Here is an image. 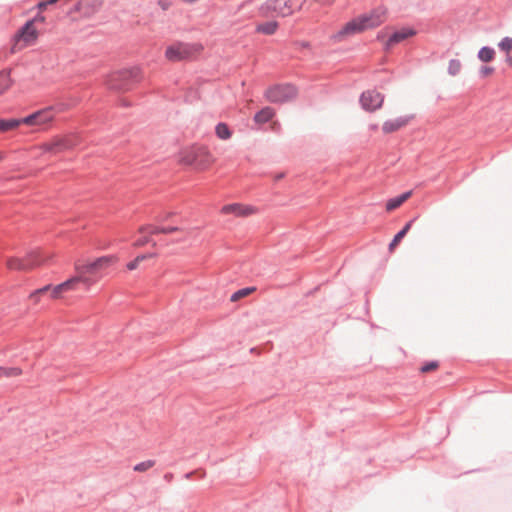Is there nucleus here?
<instances>
[{
	"instance_id": "1",
	"label": "nucleus",
	"mask_w": 512,
	"mask_h": 512,
	"mask_svg": "<svg viewBox=\"0 0 512 512\" xmlns=\"http://www.w3.org/2000/svg\"><path fill=\"white\" fill-rule=\"evenodd\" d=\"M117 262L118 257L115 255L95 259H77L74 262L75 275L71 279L78 290L82 287L87 291L102 278L105 270Z\"/></svg>"
},
{
	"instance_id": "2",
	"label": "nucleus",
	"mask_w": 512,
	"mask_h": 512,
	"mask_svg": "<svg viewBox=\"0 0 512 512\" xmlns=\"http://www.w3.org/2000/svg\"><path fill=\"white\" fill-rule=\"evenodd\" d=\"M387 19V10L384 7H378L367 14L360 15L348 23L333 35V39L341 41L346 37L374 29L384 23Z\"/></svg>"
},
{
	"instance_id": "3",
	"label": "nucleus",
	"mask_w": 512,
	"mask_h": 512,
	"mask_svg": "<svg viewBox=\"0 0 512 512\" xmlns=\"http://www.w3.org/2000/svg\"><path fill=\"white\" fill-rule=\"evenodd\" d=\"M216 159L213 154L202 146H192L180 151L178 162L181 165L192 167L197 172L208 170Z\"/></svg>"
},
{
	"instance_id": "4",
	"label": "nucleus",
	"mask_w": 512,
	"mask_h": 512,
	"mask_svg": "<svg viewBox=\"0 0 512 512\" xmlns=\"http://www.w3.org/2000/svg\"><path fill=\"white\" fill-rule=\"evenodd\" d=\"M53 254L44 249H34L28 252L24 257H8L6 267L12 271L28 272L52 259Z\"/></svg>"
},
{
	"instance_id": "5",
	"label": "nucleus",
	"mask_w": 512,
	"mask_h": 512,
	"mask_svg": "<svg viewBox=\"0 0 512 512\" xmlns=\"http://www.w3.org/2000/svg\"><path fill=\"white\" fill-rule=\"evenodd\" d=\"M62 111L59 106H47L18 119V122L20 125L31 127L35 132L47 131L51 128L57 114Z\"/></svg>"
},
{
	"instance_id": "6",
	"label": "nucleus",
	"mask_w": 512,
	"mask_h": 512,
	"mask_svg": "<svg viewBox=\"0 0 512 512\" xmlns=\"http://www.w3.org/2000/svg\"><path fill=\"white\" fill-rule=\"evenodd\" d=\"M204 50L203 44L199 42L184 43L177 42L166 48L165 57L172 62L188 60L199 56Z\"/></svg>"
},
{
	"instance_id": "7",
	"label": "nucleus",
	"mask_w": 512,
	"mask_h": 512,
	"mask_svg": "<svg viewBox=\"0 0 512 512\" xmlns=\"http://www.w3.org/2000/svg\"><path fill=\"white\" fill-rule=\"evenodd\" d=\"M142 71L138 67L125 69L112 73L108 79V85L111 89L126 91L132 84L142 80Z\"/></svg>"
},
{
	"instance_id": "8",
	"label": "nucleus",
	"mask_w": 512,
	"mask_h": 512,
	"mask_svg": "<svg viewBox=\"0 0 512 512\" xmlns=\"http://www.w3.org/2000/svg\"><path fill=\"white\" fill-rule=\"evenodd\" d=\"M78 143V138L74 135L56 136L47 142H44L34 149H37L41 154L57 155L66 150L72 149Z\"/></svg>"
},
{
	"instance_id": "9",
	"label": "nucleus",
	"mask_w": 512,
	"mask_h": 512,
	"mask_svg": "<svg viewBox=\"0 0 512 512\" xmlns=\"http://www.w3.org/2000/svg\"><path fill=\"white\" fill-rule=\"evenodd\" d=\"M39 37L38 27L33 22H26L13 37L12 50L20 51L28 46L34 45Z\"/></svg>"
},
{
	"instance_id": "10",
	"label": "nucleus",
	"mask_w": 512,
	"mask_h": 512,
	"mask_svg": "<svg viewBox=\"0 0 512 512\" xmlns=\"http://www.w3.org/2000/svg\"><path fill=\"white\" fill-rule=\"evenodd\" d=\"M297 96V89L290 84L275 85L265 91V97L272 103H284Z\"/></svg>"
},
{
	"instance_id": "11",
	"label": "nucleus",
	"mask_w": 512,
	"mask_h": 512,
	"mask_svg": "<svg viewBox=\"0 0 512 512\" xmlns=\"http://www.w3.org/2000/svg\"><path fill=\"white\" fill-rule=\"evenodd\" d=\"M360 101L365 110L373 112L382 107L384 96L376 90H368L361 95Z\"/></svg>"
},
{
	"instance_id": "12",
	"label": "nucleus",
	"mask_w": 512,
	"mask_h": 512,
	"mask_svg": "<svg viewBox=\"0 0 512 512\" xmlns=\"http://www.w3.org/2000/svg\"><path fill=\"white\" fill-rule=\"evenodd\" d=\"M257 212L258 210L256 207L242 203L227 204L221 208L222 214H232L236 217H248L256 214Z\"/></svg>"
},
{
	"instance_id": "13",
	"label": "nucleus",
	"mask_w": 512,
	"mask_h": 512,
	"mask_svg": "<svg viewBox=\"0 0 512 512\" xmlns=\"http://www.w3.org/2000/svg\"><path fill=\"white\" fill-rule=\"evenodd\" d=\"M74 282L72 281L71 277L64 281L63 283H60L58 285L52 286L50 285V296L52 299H60L62 296L68 292L77 291Z\"/></svg>"
},
{
	"instance_id": "14",
	"label": "nucleus",
	"mask_w": 512,
	"mask_h": 512,
	"mask_svg": "<svg viewBox=\"0 0 512 512\" xmlns=\"http://www.w3.org/2000/svg\"><path fill=\"white\" fill-rule=\"evenodd\" d=\"M413 115L402 116L394 120H388L383 123L382 130L385 134L393 133L405 127L411 120Z\"/></svg>"
},
{
	"instance_id": "15",
	"label": "nucleus",
	"mask_w": 512,
	"mask_h": 512,
	"mask_svg": "<svg viewBox=\"0 0 512 512\" xmlns=\"http://www.w3.org/2000/svg\"><path fill=\"white\" fill-rule=\"evenodd\" d=\"M416 34V31L412 28H402L396 32H394L388 39L386 45L387 47H392L393 45L400 43L410 37H413Z\"/></svg>"
},
{
	"instance_id": "16",
	"label": "nucleus",
	"mask_w": 512,
	"mask_h": 512,
	"mask_svg": "<svg viewBox=\"0 0 512 512\" xmlns=\"http://www.w3.org/2000/svg\"><path fill=\"white\" fill-rule=\"evenodd\" d=\"M290 0H270L267 5L269 9L281 14L282 16H287L292 13V10L289 6Z\"/></svg>"
},
{
	"instance_id": "17",
	"label": "nucleus",
	"mask_w": 512,
	"mask_h": 512,
	"mask_svg": "<svg viewBox=\"0 0 512 512\" xmlns=\"http://www.w3.org/2000/svg\"><path fill=\"white\" fill-rule=\"evenodd\" d=\"M412 195L411 191L405 192L400 196L391 198L386 202V210L391 212L400 207L405 201H407Z\"/></svg>"
},
{
	"instance_id": "18",
	"label": "nucleus",
	"mask_w": 512,
	"mask_h": 512,
	"mask_svg": "<svg viewBox=\"0 0 512 512\" xmlns=\"http://www.w3.org/2000/svg\"><path fill=\"white\" fill-rule=\"evenodd\" d=\"M274 115L275 111L271 107H265L254 116V120L256 123L263 124L271 120Z\"/></svg>"
},
{
	"instance_id": "19",
	"label": "nucleus",
	"mask_w": 512,
	"mask_h": 512,
	"mask_svg": "<svg viewBox=\"0 0 512 512\" xmlns=\"http://www.w3.org/2000/svg\"><path fill=\"white\" fill-rule=\"evenodd\" d=\"M412 220L406 223L402 230H400L393 238L391 243L389 244V250L392 252L396 246L400 243V241L404 238V236L408 233L412 226Z\"/></svg>"
},
{
	"instance_id": "20",
	"label": "nucleus",
	"mask_w": 512,
	"mask_h": 512,
	"mask_svg": "<svg viewBox=\"0 0 512 512\" xmlns=\"http://www.w3.org/2000/svg\"><path fill=\"white\" fill-rule=\"evenodd\" d=\"M495 58V50L491 47H482L478 52V59L481 62L488 63Z\"/></svg>"
},
{
	"instance_id": "21",
	"label": "nucleus",
	"mask_w": 512,
	"mask_h": 512,
	"mask_svg": "<svg viewBox=\"0 0 512 512\" xmlns=\"http://www.w3.org/2000/svg\"><path fill=\"white\" fill-rule=\"evenodd\" d=\"M20 126L18 119H0V133H5L14 130Z\"/></svg>"
},
{
	"instance_id": "22",
	"label": "nucleus",
	"mask_w": 512,
	"mask_h": 512,
	"mask_svg": "<svg viewBox=\"0 0 512 512\" xmlns=\"http://www.w3.org/2000/svg\"><path fill=\"white\" fill-rule=\"evenodd\" d=\"M20 375H22V370L19 367H0V379L15 378Z\"/></svg>"
},
{
	"instance_id": "23",
	"label": "nucleus",
	"mask_w": 512,
	"mask_h": 512,
	"mask_svg": "<svg viewBox=\"0 0 512 512\" xmlns=\"http://www.w3.org/2000/svg\"><path fill=\"white\" fill-rule=\"evenodd\" d=\"M12 85L10 73L7 71L0 72V95L5 93Z\"/></svg>"
},
{
	"instance_id": "24",
	"label": "nucleus",
	"mask_w": 512,
	"mask_h": 512,
	"mask_svg": "<svg viewBox=\"0 0 512 512\" xmlns=\"http://www.w3.org/2000/svg\"><path fill=\"white\" fill-rule=\"evenodd\" d=\"M138 232L140 234H148L149 236L154 234H163L162 226L152 224L141 226L138 229Z\"/></svg>"
},
{
	"instance_id": "25",
	"label": "nucleus",
	"mask_w": 512,
	"mask_h": 512,
	"mask_svg": "<svg viewBox=\"0 0 512 512\" xmlns=\"http://www.w3.org/2000/svg\"><path fill=\"white\" fill-rule=\"evenodd\" d=\"M152 257H155V254H152V253H148V254H142V255H139L137 256L133 261L129 262L127 264V269L128 270H135L138 268L139 264L144 261V260H147L149 258H152Z\"/></svg>"
},
{
	"instance_id": "26",
	"label": "nucleus",
	"mask_w": 512,
	"mask_h": 512,
	"mask_svg": "<svg viewBox=\"0 0 512 512\" xmlns=\"http://www.w3.org/2000/svg\"><path fill=\"white\" fill-rule=\"evenodd\" d=\"M277 30L276 22H266L257 27V31L266 35H272Z\"/></svg>"
},
{
	"instance_id": "27",
	"label": "nucleus",
	"mask_w": 512,
	"mask_h": 512,
	"mask_svg": "<svg viewBox=\"0 0 512 512\" xmlns=\"http://www.w3.org/2000/svg\"><path fill=\"white\" fill-rule=\"evenodd\" d=\"M216 135L220 139L226 140V139H229L231 137V132H230L228 126L225 123H219L216 126Z\"/></svg>"
},
{
	"instance_id": "28",
	"label": "nucleus",
	"mask_w": 512,
	"mask_h": 512,
	"mask_svg": "<svg viewBox=\"0 0 512 512\" xmlns=\"http://www.w3.org/2000/svg\"><path fill=\"white\" fill-rule=\"evenodd\" d=\"M499 49L504 52L506 55L510 54L512 52V38L511 37H504L499 43H498Z\"/></svg>"
},
{
	"instance_id": "29",
	"label": "nucleus",
	"mask_w": 512,
	"mask_h": 512,
	"mask_svg": "<svg viewBox=\"0 0 512 512\" xmlns=\"http://www.w3.org/2000/svg\"><path fill=\"white\" fill-rule=\"evenodd\" d=\"M253 291H255L254 287L240 289L232 294L231 301H233V302L238 301L239 299L250 295Z\"/></svg>"
},
{
	"instance_id": "30",
	"label": "nucleus",
	"mask_w": 512,
	"mask_h": 512,
	"mask_svg": "<svg viewBox=\"0 0 512 512\" xmlns=\"http://www.w3.org/2000/svg\"><path fill=\"white\" fill-rule=\"evenodd\" d=\"M461 67H462V65L459 60L452 59V60H450L449 65H448V72L450 75L455 76L460 72Z\"/></svg>"
},
{
	"instance_id": "31",
	"label": "nucleus",
	"mask_w": 512,
	"mask_h": 512,
	"mask_svg": "<svg viewBox=\"0 0 512 512\" xmlns=\"http://www.w3.org/2000/svg\"><path fill=\"white\" fill-rule=\"evenodd\" d=\"M50 289V285H46L40 289H37L35 290L34 292H32L29 296V298L35 303L37 304L40 300V296L43 295L44 293L48 292V290Z\"/></svg>"
},
{
	"instance_id": "32",
	"label": "nucleus",
	"mask_w": 512,
	"mask_h": 512,
	"mask_svg": "<svg viewBox=\"0 0 512 512\" xmlns=\"http://www.w3.org/2000/svg\"><path fill=\"white\" fill-rule=\"evenodd\" d=\"M155 462L153 460H147L141 463H138L134 466V471L136 472H145L154 466Z\"/></svg>"
},
{
	"instance_id": "33",
	"label": "nucleus",
	"mask_w": 512,
	"mask_h": 512,
	"mask_svg": "<svg viewBox=\"0 0 512 512\" xmlns=\"http://www.w3.org/2000/svg\"><path fill=\"white\" fill-rule=\"evenodd\" d=\"M438 367H439V362L438 361H431V362H428V363L424 364L420 368V372L421 373H429V372L437 370Z\"/></svg>"
},
{
	"instance_id": "34",
	"label": "nucleus",
	"mask_w": 512,
	"mask_h": 512,
	"mask_svg": "<svg viewBox=\"0 0 512 512\" xmlns=\"http://www.w3.org/2000/svg\"><path fill=\"white\" fill-rule=\"evenodd\" d=\"M142 236L139 237L134 243L133 246L135 248H140L145 246L146 244L151 242V239L148 234H141Z\"/></svg>"
},
{
	"instance_id": "35",
	"label": "nucleus",
	"mask_w": 512,
	"mask_h": 512,
	"mask_svg": "<svg viewBox=\"0 0 512 512\" xmlns=\"http://www.w3.org/2000/svg\"><path fill=\"white\" fill-rule=\"evenodd\" d=\"M28 22H33V26L37 27L39 24H43L45 22V16L40 13H38L33 19L29 20Z\"/></svg>"
},
{
	"instance_id": "36",
	"label": "nucleus",
	"mask_w": 512,
	"mask_h": 512,
	"mask_svg": "<svg viewBox=\"0 0 512 512\" xmlns=\"http://www.w3.org/2000/svg\"><path fill=\"white\" fill-rule=\"evenodd\" d=\"M181 230L182 229L178 226H162L163 234H172Z\"/></svg>"
},
{
	"instance_id": "37",
	"label": "nucleus",
	"mask_w": 512,
	"mask_h": 512,
	"mask_svg": "<svg viewBox=\"0 0 512 512\" xmlns=\"http://www.w3.org/2000/svg\"><path fill=\"white\" fill-rule=\"evenodd\" d=\"M494 72V68L492 67H489V66H484L481 68L480 70V73L483 77H488L490 76L491 74H493Z\"/></svg>"
},
{
	"instance_id": "38",
	"label": "nucleus",
	"mask_w": 512,
	"mask_h": 512,
	"mask_svg": "<svg viewBox=\"0 0 512 512\" xmlns=\"http://www.w3.org/2000/svg\"><path fill=\"white\" fill-rule=\"evenodd\" d=\"M175 214L173 212H168V213H165L163 215H160L158 218H157V221L158 222H166L168 221L170 218H172Z\"/></svg>"
},
{
	"instance_id": "39",
	"label": "nucleus",
	"mask_w": 512,
	"mask_h": 512,
	"mask_svg": "<svg viewBox=\"0 0 512 512\" xmlns=\"http://www.w3.org/2000/svg\"><path fill=\"white\" fill-rule=\"evenodd\" d=\"M47 6H48V5H47L46 1H43V2H40V3L38 4V9L40 10V12H42L44 9H46V8H47Z\"/></svg>"
},
{
	"instance_id": "40",
	"label": "nucleus",
	"mask_w": 512,
	"mask_h": 512,
	"mask_svg": "<svg viewBox=\"0 0 512 512\" xmlns=\"http://www.w3.org/2000/svg\"><path fill=\"white\" fill-rule=\"evenodd\" d=\"M505 62H506L510 67H512V54H511V53L506 55Z\"/></svg>"
},
{
	"instance_id": "41",
	"label": "nucleus",
	"mask_w": 512,
	"mask_h": 512,
	"mask_svg": "<svg viewBox=\"0 0 512 512\" xmlns=\"http://www.w3.org/2000/svg\"><path fill=\"white\" fill-rule=\"evenodd\" d=\"M58 1H59V0H48V1H46V3H47V5L49 6V5H53V4H55V3H56V2H58Z\"/></svg>"
},
{
	"instance_id": "42",
	"label": "nucleus",
	"mask_w": 512,
	"mask_h": 512,
	"mask_svg": "<svg viewBox=\"0 0 512 512\" xmlns=\"http://www.w3.org/2000/svg\"><path fill=\"white\" fill-rule=\"evenodd\" d=\"M184 2H187V3H194L196 2L197 0H183Z\"/></svg>"
},
{
	"instance_id": "43",
	"label": "nucleus",
	"mask_w": 512,
	"mask_h": 512,
	"mask_svg": "<svg viewBox=\"0 0 512 512\" xmlns=\"http://www.w3.org/2000/svg\"><path fill=\"white\" fill-rule=\"evenodd\" d=\"M3 159V154L0 152V161Z\"/></svg>"
}]
</instances>
